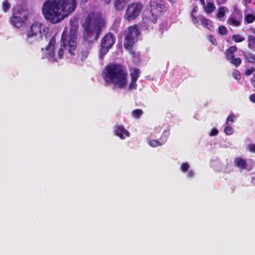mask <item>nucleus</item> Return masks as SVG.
<instances>
[{"label": "nucleus", "mask_w": 255, "mask_h": 255, "mask_svg": "<svg viewBox=\"0 0 255 255\" xmlns=\"http://www.w3.org/2000/svg\"><path fill=\"white\" fill-rule=\"evenodd\" d=\"M139 74L138 69H132L130 73L131 82L128 86V76L125 68L120 64H110L103 69L102 77L105 85L111 86L113 89L123 90L128 88V91H131L136 89V81Z\"/></svg>", "instance_id": "f257e3e1"}, {"label": "nucleus", "mask_w": 255, "mask_h": 255, "mask_svg": "<svg viewBox=\"0 0 255 255\" xmlns=\"http://www.w3.org/2000/svg\"><path fill=\"white\" fill-rule=\"evenodd\" d=\"M77 31L76 29L70 30L69 35L64 30L62 35L61 44L57 51H55L56 39L52 37L46 47L43 58H47L50 62L57 61L58 59L65 56L73 58L77 53Z\"/></svg>", "instance_id": "f03ea898"}, {"label": "nucleus", "mask_w": 255, "mask_h": 255, "mask_svg": "<svg viewBox=\"0 0 255 255\" xmlns=\"http://www.w3.org/2000/svg\"><path fill=\"white\" fill-rule=\"evenodd\" d=\"M77 7V0H46L42 12L45 19L57 23L72 13Z\"/></svg>", "instance_id": "7ed1b4c3"}, {"label": "nucleus", "mask_w": 255, "mask_h": 255, "mask_svg": "<svg viewBox=\"0 0 255 255\" xmlns=\"http://www.w3.org/2000/svg\"><path fill=\"white\" fill-rule=\"evenodd\" d=\"M105 24V21L99 13L89 14L83 24L85 30L84 39L88 42L93 43L96 41Z\"/></svg>", "instance_id": "20e7f679"}, {"label": "nucleus", "mask_w": 255, "mask_h": 255, "mask_svg": "<svg viewBox=\"0 0 255 255\" xmlns=\"http://www.w3.org/2000/svg\"><path fill=\"white\" fill-rule=\"evenodd\" d=\"M150 15L147 17H143L145 23L152 22L155 23L157 19L167 11V7L162 0H152L150 2Z\"/></svg>", "instance_id": "39448f33"}, {"label": "nucleus", "mask_w": 255, "mask_h": 255, "mask_svg": "<svg viewBox=\"0 0 255 255\" xmlns=\"http://www.w3.org/2000/svg\"><path fill=\"white\" fill-rule=\"evenodd\" d=\"M48 30L45 25L36 22L32 24L30 29L27 32L25 40L29 44L38 41L42 39L43 36L46 37Z\"/></svg>", "instance_id": "423d86ee"}, {"label": "nucleus", "mask_w": 255, "mask_h": 255, "mask_svg": "<svg viewBox=\"0 0 255 255\" xmlns=\"http://www.w3.org/2000/svg\"><path fill=\"white\" fill-rule=\"evenodd\" d=\"M139 34V31L136 25L128 27L125 31L124 46L125 49L130 51L134 42V40Z\"/></svg>", "instance_id": "0eeeda50"}, {"label": "nucleus", "mask_w": 255, "mask_h": 255, "mask_svg": "<svg viewBox=\"0 0 255 255\" xmlns=\"http://www.w3.org/2000/svg\"><path fill=\"white\" fill-rule=\"evenodd\" d=\"M143 8V5L140 2H134L129 4L124 15V17L128 21L133 20L140 14Z\"/></svg>", "instance_id": "6e6552de"}, {"label": "nucleus", "mask_w": 255, "mask_h": 255, "mask_svg": "<svg viewBox=\"0 0 255 255\" xmlns=\"http://www.w3.org/2000/svg\"><path fill=\"white\" fill-rule=\"evenodd\" d=\"M27 11L20 7H15L13 10L12 21L14 22L16 18H19L18 22L16 23L17 26H22L27 19Z\"/></svg>", "instance_id": "1a4fd4ad"}, {"label": "nucleus", "mask_w": 255, "mask_h": 255, "mask_svg": "<svg viewBox=\"0 0 255 255\" xmlns=\"http://www.w3.org/2000/svg\"><path fill=\"white\" fill-rule=\"evenodd\" d=\"M169 134V130L168 129H165L163 131L161 136L159 139H147V142L148 144L151 147H156L158 146H160L163 145L166 142Z\"/></svg>", "instance_id": "9d476101"}, {"label": "nucleus", "mask_w": 255, "mask_h": 255, "mask_svg": "<svg viewBox=\"0 0 255 255\" xmlns=\"http://www.w3.org/2000/svg\"><path fill=\"white\" fill-rule=\"evenodd\" d=\"M192 19L194 23L197 24L199 21H200L205 28L210 30L213 27V22L203 15H199L198 17H196L192 15Z\"/></svg>", "instance_id": "9b49d317"}, {"label": "nucleus", "mask_w": 255, "mask_h": 255, "mask_svg": "<svg viewBox=\"0 0 255 255\" xmlns=\"http://www.w3.org/2000/svg\"><path fill=\"white\" fill-rule=\"evenodd\" d=\"M114 35L111 33H108L105 35L101 41V45L111 48L115 43Z\"/></svg>", "instance_id": "f8f14e48"}, {"label": "nucleus", "mask_w": 255, "mask_h": 255, "mask_svg": "<svg viewBox=\"0 0 255 255\" xmlns=\"http://www.w3.org/2000/svg\"><path fill=\"white\" fill-rule=\"evenodd\" d=\"M234 163L235 166L238 168L241 171L247 169L250 170L251 169L248 168V164L246 159L242 157H236L234 159Z\"/></svg>", "instance_id": "ddd939ff"}, {"label": "nucleus", "mask_w": 255, "mask_h": 255, "mask_svg": "<svg viewBox=\"0 0 255 255\" xmlns=\"http://www.w3.org/2000/svg\"><path fill=\"white\" fill-rule=\"evenodd\" d=\"M115 134L121 139L129 136V132L123 126L117 127L114 130Z\"/></svg>", "instance_id": "4468645a"}, {"label": "nucleus", "mask_w": 255, "mask_h": 255, "mask_svg": "<svg viewBox=\"0 0 255 255\" xmlns=\"http://www.w3.org/2000/svg\"><path fill=\"white\" fill-rule=\"evenodd\" d=\"M130 0H114V6L117 10H121Z\"/></svg>", "instance_id": "2eb2a0df"}, {"label": "nucleus", "mask_w": 255, "mask_h": 255, "mask_svg": "<svg viewBox=\"0 0 255 255\" xmlns=\"http://www.w3.org/2000/svg\"><path fill=\"white\" fill-rule=\"evenodd\" d=\"M236 46H231L226 51V57L228 60H232L234 57V53L237 51Z\"/></svg>", "instance_id": "dca6fc26"}, {"label": "nucleus", "mask_w": 255, "mask_h": 255, "mask_svg": "<svg viewBox=\"0 0 255 255\" xmlns=\"http://www.w3.org/2000/svg\"><path fill=\"white\" fill-rule=\"evenodd\" d=\"M202 5L204 6V9L206 13H211L215 9V7L214 6V3L212 2H208L207 5L205 4V2H204V4L201 3Z\"/></svg>", "instance_id": "f3484780"}, {"label": "nucleus", "mask_w": 255, "mask_h": 255, "mask_svg": "<svg viewBox=\"0 0 255 255\" xmlns=\"http://www.w3.org/2000/svg\"><path fill=\"white\" fill-rule=\"evenodd\" d=\"M227 22L229 24L234 26H238L241 24V21L233 16H231L228 18Z\"/></svg>", "instance_id": "a211bd4d"}, {"label": "nucleus", "mask_w": 255, "mask_h": 255, "mask_svg": "<svg viewBox=\"0 0 255 255\" xmlns=\"http://www.w3.org/2000/svg\"><path fill=\"white\" fill-rule=\"evenodd\" d=\"M110 48H111L101 45L99 54V57L101 59L103 58L104 56L108 52L109 49Z\"/></svg>", "instance_id": "6ab92c4d"}, {"label": "nucleus", "mask_w": 255, "mask_h": 255, "mask_svg": "<svg viewBox=\"0 0 255 255\" xmlns=\"http://www.w3.org/2000/svg\"><path fill=\"white\" fill-rule=\"evenodd\" d=\"M248 47L250 49L255 48V36L253 35H250L248 37Z\"/></svg>", "instance_id": "aec40b11"}, {"label": "nucleus", "mask_w": 255, "mask_h": 255, "mask_svg": "<svg viewBox=\"0 0 255 255\" xmlns=\"http://www.w3.org/2000/svg\"><path fill=\"white\" fill-rule=\"evenodd\" d=\"M143 114V111L141 109H136L131 112V116L134 119H139Z\"/></svg>", "instance_id": "412c9836"}, {"label": "nucleus", "mask_w": 255, "mask_h": 255, "mask_svg": "<svg viewBox=\"0 0 255 255\" xmlns=\"http://www.w3.org/2000/svg\"><path fill=\"white\" fill-rule=\"evenodd\" d=\"M246 60L248 62L255 63V55L252 53H247L244 54Z\"/></svg>", "instance_id": "4be33fe9"}, {"label": "nucleus", "mask_w": 255, "mask_h": 255, "mask_svg": "<svg viewBox=\"0 0 255 255\" xmlns=\"http://www.w3.org/2000/svg\"><path fill=\"white\" fill-rule=\"evenodd\" d=\"M226 8L224 6L220 7L217 14L218 18L221 19L225 14Z\"/></svg>", "instance_id": "5701e85b"}, {"label": "nucleus", "mask_w": 255, "mask_h": 255, "mask_svg": "<svg viewBox=\"0 0 255 255\" xmlns=\"http://www.w3.org/2000/svg\"><path fill=\"white\" fill-rule=\"evenodd\" d=\"M255 19V15L254 14H247L245 16V20L248 23H251L254 21Z\"/></svg>", "instance_id": "b1692460"}, {"label": "nucleus", "mask_w": 255, "mask_h": 255, "mask_svg": "<svg viewBox=\"0 0 255 255\" xmlns=\"http://www.w3.org/2000/svg\"><path fill=\"white\" fill-rule=\"evenodd\" d=\"M232 40L235 42H241L245 40V38L240 34H234L232 36Z\"/></svg>", "instance_id": "393cba45"}, {"label": "nucleus", "mask_w": 255, "mask_h": 255, "mask_svg": "<svg viewBox=\"0 0 255 255\" xmlns=\"http://www.w3.org/2000/svg\"><path fill=\"white\" fill-rule=\"evenodd\" d=\"M190 167V165L188 162L183 163L180 166V170L183 173L187 172Z\"/></svg>", "instance_id": "a878e982"}, {"label": "nucleus", "mask_w": 255, "mask_h": 255, "mask_svg": "<svg viewBox=\"0 0 255 255\" xmlns=\"http://www.w3.org/2000/svg\"><path fill=\"white\" fill-rule=\"evenodd\" d=\"M242 60L240 58H233L231 63L235 65L236 67H238L241 63Z\"/></svg>", "instance_id": "bb28decb"}, {"label": "nucleus", "mask_w": 255, "mask_h": 255, "mask_svg": "<svg viewBox=\"0 0 255 255\" xmlns=\"http://www.w3.org/2000/svg\"><path fill=\"white\" fill-rule=\"evenodd\" d=\"M10 7V4L7 0H5L2 2V9L4 12H6Z\"/></svg>", "instance_id": "cd10ccee"}, {"label": "nucleus", "mask_w": 255, "mask_h": 255, "mask_svg": "<svg viewBox=\"0 0 255 255\" xmlns=\"http://www.w3.org/2000/svg\"><path fill=\"white\" fill-rule=\"evenodd\" d=\"M235 119V116L234 115H231L227 119L226 125L231 126L234 122Z\"/></svg>", "instance_id": "c85d7f7f"}, {"label": "nucleus", "mask_w": 255, "mask_h": 255, "mask_svg": "<svg viewBox=\"0 0 255 255\" xmlns=\"http://www.w3.org/2000/svg\"><path fill=\"white\" fill-rule=\"evenodd\" d=\"M224 131L227 135H231L233 133V129L230 126L227 125L225 128Z\"/></svg>", "instance_id": "c756f323"}, {"label": "nucleus", "mask_w": 255, "mask_h": 255, "mask_svg": "<svg viewBox=\"0 0 255 255\" xmlns=\"http://www.w3.org/2000/svg\"><path fill=\"white\" fill-rule=\"evenodd\" d=\"M219 32L222 35L226 34L227 32V29L224 26H220L219 27Z\"/></svg>", "instance_id": "7c9ffc66"}, {"label": "nucleus", "mask_w": 255, "mask_h": 255, "mask_svg": "<svg viewBox=\"0 0 255 255\" xmlns=\"http://www.w3.org/2000/svg\"><path fill=\"white\" fill-rule=\"evenodd\" d=\"M233 76L235 78V79L238 80L241 78V75L240 72L238 70H235L232 73Z\"/></svg>", "instance_id": "2f4dec72"}, {"label": "nucleus", "mask_w": 255, "mask_h": 255, "mask_svg": "<svg viewBox=\"0 0 255 255\" xmlns=\"http://www.w3.org/2000/svg\"><path fill=\"white\" fill-rule=\"evenodd\" d=\"M89 52L88 50H86L85 51H83L82 52L81 57L82 61L84 60L87 57V56L89 54Z\"/></svg>", "instance_id": "473e14b6"}, {"label": "nucleus", "mask_w": 255, "mask_h": 255, "mask_svg": "<svg viewBox=\"0 0 255 255\" xmlns=\"http://www.w3.org/2000/svg\"><path fill=\"white\" fill-rule=\"evenodd\" d=\"M12 16L11 17L10 19V21L11 23V24L15 27L17 28H19L20 27H21L22 26H17L16 24V23L18 22L19 21V18H16L14 21V22L12 21Z\"/></svg>", "instance_id": "72a5a7b5"}, {"label": "nucleus", "mask_w": 255, "mask_h": 255, "mask_svg": "<svg viewBox=\"0 0 255 255\" xmlns=\"http://www.w3.org/2000/svg\"><path fill=\"white\" fill-rule=\"evenodd\" d=\"M255 71V69L253 67H252L250 69H247L245 72V74L246 76H250L252 73H253Z\"/></svg>", "instance_id": "f704fd0d"}, {"label": "nucleus", "mask_w": 255, "mask_h": 255, "mask_svg": "<svg viewBox=\"0 0 255 255\" xmlns=\"http://www.w3.org/2000/svg\"><path fill=\"white\" fill-rule=\"evenodd\" d=\"M248 149L250 152L255 153V144H249L248 146Z\"/></svg>", "instance_id": "c9c22d12"}, {"label": "nucleus", "mask_w": 255, "mask_h": 255, "mask_svg": "<svg viewBox=\"0 0 255 255\" xmlns=\"http://www.w3.org/2000/svg\"><path fill=\"white\" fill-rule=\"evenodd\" d=\"M208 39L209 41L213 44V45H217V42L216 41V39L215 38V37L212 35H210L208 37Z\"/></svg>", "instance_id": "e433bc0d"}, {"label": "nucleus", "mask_w": 255, "mask_h": 255, "mask_svg": "<svg viewBox=\"0 0 255 255\" xmlns=\"http://www.w3.org/2000/svg\"><path fill=\"white\" fill-rule=\"evenodd\" d=\"M219 133V131L217 129L214 128L212 129L211 131L209 133L210 136H213L217 135Z\"/></svg>", "instance_id": "4c0bfd02"}, {"label": "nucleus", "mask_w": 255, "mask_h": 255, "mask_svg": "<svg viewBox=\"0 0 255 255\" xmlns=\"http://www.w3.org/2000/svg\"><path fill=\"white\" fill-rule=\"evenodd\" d=\"M187 173L186 174V176L188 178H191L193 177L194 175V173L193 170H189V171H187Z\"/></svg>", "instance_id": "58836bf2"}, {"label": "nucleus", "mask_w": 255, "mask_h": 255, "mask_svg": "<svg viewBox=\"0 0 255 255\" xmlns=\"http://www.w3.org/2000/svg\"><path fill=\"white\" fill-rule=\"evenodd\" d=\"M162 130V127L157 126L154 128V132L156 133H159Z\"/></svg>", "instance_id": "ea45409f"}, {"label": "nucleus", "mask_w": 255, "mask_h": 255, "mask_svg": "<svg viewBox=\"0 0 255 255\" xmlns=\"http://www.w3.org/2000/svg\"><path fill=\"white\" fill-rule=\"evenodd\" d=\"M249 99L251 102L255 103V94L251 95Z\"/></svg>", "instance_id": "a19ab883"}, {"label": "nucleus", "mask_w": 255, "mask_h": 255, "mask_svg": "<svg viewBox=\"0 0 255 255\" xmlns=\"http://www.w3.org/2000/svg\"><path fill=\"white\" fill-rule=\"evenodd\" d=\"M246 4L251 3L255 5V0H245Z\"/></svg>", "instance_id": "79ce46f5"}, {"label": "nucleus", "mask_w": 255, "mask_h": 255, "mask_svg": "<svg viewBox=\"0 0 255 255\" xmlns=\"http://www.w3.org/2000/svg\"><path fill=\"white\" fill-rule=\"evenodd\" d=\"M197 11V7H195L192 10V13H191V16L193 15V13L194 12H196Z\"/></svg>", "instance_id": "37998d69"}, {"label": "nucleus", "mask_w": 255, "mask_h": 255, "mask_svg": "<svg viewBox=\"0 0 255 255\" xmlns=\"http://www.w3.org/2000/svg\"><path fill=\"white\" fill-rule=\"evenodd\" d=\"M102 0L107 4L110 3L111 2V0Z\"/></svg>", "instance_id": "c03bdc74"}, {"label": "nucleus", "mask_w": 255, "mask_h": 255, "mask_svg": "<svg viewBox=\"0 0 255 255\" xmlns=\"http://www.w3.org/2000/svg\"><path fill=\"white\" fill-rule=\"evenodd\" d=\"M89 0H80L81 3L85 4Z\"/></svg>", "instance_id": "a18cd8bd"}, {"label": "nucleus", "mask_w": 255, "mask_h": 255, "mask_svg": "<svg viewBox=\"0 0 255 255\" xmlns=\"http://www.w3.org/2000/svg\"><path fill=\"white\" fill-rule=\"evenodd\" d=\"M169 1L172 2V3H174L176 2V0H168Z\"/></svg>", "instance_id": "49530a36"}, {"label": "nucleus", "mask_w": 255, "mask_h": 255, "mask_svg": "<svg viewBox=\"0 0 255 255\" xmlns=\"http://www.w3.org/2000/svg\"><path fill=\"white\" fill-rule=\"evenodd\" d=\"M252 183H253V184H255V179L254 178H253V179H252Z\"/></svg>", "instance_id": "de8ad7c7"}, {"label": "nucleus", "mask_w": 255, "mask_h": 255, "mask_svg": "<svg viewBox=\"0 0 255 255\" xmlns=\"http://www.w3.org/2000/svg\"><path fill=\"white\" fill-rule=\"evenodd\" d=\"M201 3L204 4V0H199Z\"/></svg>", "instance_id": "09e8293b"}, {"label": "nucleus", "mask_w": 255, "mask_h": 255, "mask_svg": "<svg viewBox=\"0 0 255 255\" xmlns=\"http://www.w3.org/2000/svg\"><path fill=\"white\" fill-rule=\"evenodd\" d=\"M131 54H132V55H133V54H134L133 52H131Z\"/></svg>", "instance_id": "8fccbe9b"}]
</instances>
